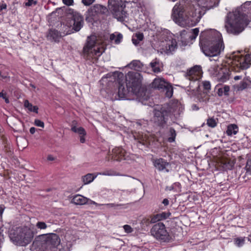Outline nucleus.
Here are the masks:
<instances>
[{"label": "nucleus", "instance_id": "nucleus-62", "mask_svg": "<svg viewBox=\"0 0 251 251\" xmlns=\"http://www.w3.org/2000/svg\"><path fill=\"white\" fill-rule=\"evenodd\" d=\"M47 159L49 161H53L54 158L51 155H49L47 157Z\"/></svg>", "mask_w": 251, "mask_h": 251}, {"label": "nucleus", "instance_id": "nucleus-12", "mask_svg": "<svg viewBox=\"0 0 251 251\" xmlns=\"http://www.w3.org/2000/svg\"><path fill=\"white\" fill-rule=\"evenodd\" d=\"M62 37L61 33L55 28L49 29L47 34V39L52 42L59 43Z\"/></svg>", "mask_w": 251, "mask_h": 251}, {"label": "nucleus", "instance_id": "nucleus-33", "mask_svg": "<svg viewBox=\"0 0 251 251\" xmlns=\"http://www.w3.org/2000/svg\"><path fill=\"white\" fill-rule=\"evenodd\" d=\"M163 91H165V96L169 98H170L172 97L173 94V87L171 83H168L167 84L166 87Z\"/></svg>", "mask_w": 251, "mask_h": 251}, {"label": "nucleus", "instance_id": "nucleus-50", "mask_svg": "<svg viewBox=\"0 0 251 251\" xmlns=\"http://www.w3.org/2000/svg\"><path fill=\"white\" fill-rule=\"evenodd\" d=\"M96 0H82V3L85 6H90Z\"/></svg>", "mask_w": 251, "mask_h": 251}, {"label": "nucleus", "instance_id": "nucleus-51", "mask_svg": "<svg viewBox=\"0 0 251 251\" xmlns=\"http://www.w3.org/2000/svg\"><path fill=\"white\" fill-rule=\"evenodd\" d=\"M134 36L136 37L138 41H142L144 38L143 33L141 32L135 33Z\"/></svg>", "mask_w": 251, "mask_h": 251}, {"label": "nucleus", "instance_id": "nucleus-25", "mask_svg": "<svg viewBox=\"0 0 251 251\" xmlns=\"http://www.w3.org/2000/svg\"><path fill=\"white\" fill-rule=\"evenodd\" d=\"M128 66L131 69L140 71L143 67V64L139 60H134L131 62Z\"/></svg>", "mask_w": 251, "mask_h": 251}, {"label": "nucleus", "instance_id": "nucleus-11", "mask_svg": "<svg viewBox=\"0 0 251 251\" xmlns=\"http://www.w3.org/2000/svg\"><path fill=\"white\" fill-rule=\"evenodd\" d=\"M126 151L121 147H117L112 150L111 154L112 159L117 161H121L123 160H126Z\"/></svg>", "mask_w": 251, "mask_h": 251}, {"label": "nucleus", "instance_id": "nucleus-23", "mask_svg": "<svg viewBox=\"0 0 251 251\" xmlns=\"http://www.w3.org/2000/svg\"><path fill=\"white\" fill-rule=\"evenodd\" d=\"M233 87L237 91H242L247 88H251V81L247 83V81L242 80L239 84L234 85Z\"/></svg>", "mask_w": 251, "mask_h": 251}, {"label": "nucleus", "instance_id": "nucleus-29", "mask_svg": "<svg viewBox=\"0 0 251 251\" xmlns=\"http://www.w3.org/2000/svg\"><path fill=\"white\" fill-rule=\"evenodd\" d=\"M176 132L175 129L171 127L169 128V132L168 133L167 141L169 143H172L175 141L176 137Z\"/></svg>", "mask_w": 251, "mask_h": 251}, {"label": "nucleus", "instance_id": "nucleus-44", "mask_svg": "<svg viewBox=\"0 0 251 251\" xmlns=\"http://www.w3.org/2000/svg\"><path fill=\"white\" fill-rule=\"evenodd\" d=\"M203 89L208 92L211 89V84L209 81H204L202 82Z\"/></svg>", "mask_w": 251, "mask_h": 251}, {"label": "nucleus", "instance_id": "nucleus-10", "mask_svg": "<svg viewBox=\"0 0 251 251\" xmlns=\"http://www.w3.org/2000/svg\"><path fill=\"white\" fill-rule=\"evenodd\" d=\"M151 234L157 240L163 242H169L172 238L161 222L155 224L151 229Z\"/></svg>", "mask_w": 251, "mask_h": 251}, {"label": "nucleus", "instance_id": "nucleus-59", "mask_svg": "<svg viewBox=\"0 0 251 251\" xmlns=\"http://www.w3.org/2000/svg\"><path fill=\"white\" fill-rule=\"evenodd\" d=\"M162 203L164 204L165 206H167L169 204V201L167 199H164L162 201Z\"/></svg>", "mask_w": 251, "mask_h": 251}, {"label": "nucleus", "instance_id": "nucleus-39", "mask_svg": "<svg viewBox=\"0 0 251 251\" xmlns=\"http://www.w3.org/2000/svg\"><path fill=\"white\" fill-rule=\"evenodd\" d=\"M141 224L143 225V226H148L150 225V224H154L153 222H152V216L151 215L149 217V218H147V217H145V218H144L141 221Z\"/></svg>", "mask_w": 251, "mask_h": 251}, {"label": "nucleus", "instance_id": "nucleus-63", "mask_svg": "<svg viewBox=\"0 0 251 251\" xmlns=\"http://www.w3.org/2000/svg\"><path fill=\"white\" fill-rule=\"evenodd\" d=\"M243 81H247V83H249V81H251L249 77H245L243 78Z\"/></svg>", "mask_w": 251, "mask_h": 251}, {"label": "nucleus", "instance_id": "nucleus-8", "mask_svg": "<svg viewBox=\"0 0 251 251\" xmlns=\"http://www.w3.org/2000/svg\"><path fill=\"white\" fill-rule=\"evenodd\" d=\"M60 242L59 236L55 233L39 235L33 242L39 251H50L55 248Z\"/></svg>", "mask_w": 251, "mask_h": 251}, {"label": "nucleus", "instance_id": "nucleus-40", "mask_svg": "<svg viewBox=\"0 0 251 251\" xmlns=\"http://www.w3.org/2000/svg\"><path fill=\"white\" fill-rule=\"evenodd\" d=\"M70 28L71 27H69L67 26V25H66V24H65V25H64V26L63 27V28H62V33L63 34V35H62V36H63V37L66 35L70 34L74 32V31H72L73 30H72V29H71Z\"/></svg>", "mask_w": 251, "mask_h": 251}, {"label": "nucleus", "instance_id": "nucleus-38", "mask_svg": "<svg viewBox=\"0 0 251 251\" xmlns=\"http://www.w3.org/2000/svg\"><path fill=\"white\" fill-rule=\"evenodd\" d=\"M227 68L230 69V73L231 72H239L241 70H242V69L240 68V65L239 63L237 64L233 63L230 67Z\"/></svg>", "mask_w": 251, "mask_h": 251}, {"label": "nucleus", "instance_id": "nucleus-60", "mask_svg": "<svg viewBox=\"0 0 251 251\" xmlns=\"http://www.w3.org/2000/svg\"><path fill=\"white\" fill-rule=\"evenodd\" d=\"M36 130V129L34 127H31L29 129V132L31 134H33L35 132Z\"/></svg>", "mask_w": 251, "mask_h": 251}, {"label": "nucleus", "instance_id": "nucleus-3", "mask_svg": "<svg viewBox=\"0 0 251 251\" xmlns=\"http://www.w3.org/2000/svg\"><path fill=\"white\" fill-rule=\"evenodd\" d=\"M251 19V1H246L233 12H229L225 25L228 33L238 35L242 32Z\"/></svg>", "mask_w": 251, "mask_h": 251}, {"label": "nucleus", "instance_id": "nucleus-5", "mask_svg": "<svg viewBox=\"0 0 251 251\" xmlns=\"http://www.w3.org/2000/svg\"><path fill=\"white\" fill-rule=\"evenodd\" d=\"M125 0H108L107 8L105 6L100 4H95L91 7L99 16L106 15L110 12L113 17L118 21L124 23L126 19L128 17V14L126 10V3Z\"/></svg>", "mask_w": 251, "mask_h": 251}, {"label": "nucleus", "instance_id": "nucleus-61", "mask_svg": "<svg viewBox=\"0 0 251 251\" xmlns=\"http://www.w3.org/2000/svg\"><path fill=\"white\" fill-rule=\"evenodd\" d=\"M132 41L133 43L135 45H137L139 44V41H138V40L137 39L134 38V37L132 38Z\"/></svg>", "mask_w": 251, "mask_h": 251}, {"label": "nucleus", "instance_id": "nucleus-13", "mask_svg": "<svg viewBox=\"0 0 251 251\" xmlns=\"http://www.w3.org/2000/svg\"><path fill=\"white\" fill-rule=\"evenodd\" d=\"M218 166L223 171L230 170L234 166L235 161L228 158H222L217 162Z\"/></svg>", "mask_w": 251, "mask_h": 251}, {"label": "nucleus", "instance_id": "nucleus-31", "mask_svg": "<svg viewBox=\"0 0 251 251\" xmlns=\"http://www.w3.org/2000/svg\"><path fill=\"white\" fill-rule=\"evenodd\" d=\"M177 47V42L176 40L172 39L169 41V43L167 44L166 49L167 50L170 52H172L175 50Z\"/></svg>", "mask_w": 251, "mask_h": 251}, {"label": "nucleus", "instance_id": "nucleus-32", "mask_svg": "<svg viewBox=\"0 0 251 251\" xmlns=\"http://www.w3.org/2000/svg\"><path fill=\"white\" fill-rule=\"evenodd\" d=\"M245 237H236L233 239V242L236 246L241 247L245 244Z\"/></svg>", "mask_w": 251, "mask_h": 251}, {"label": "nucleus", "instance_id": "nucleus-21", "mask_svg": "<svg viewBox=\"0 0 251 251\" xmlns=\"http://www.w3.org/2000/svg\"><path fill=\"white\" fill-rule=\"evenodd\" d=\"M72 131L77 133L80 135V142L84 143L85 142V136L86 135V132L85 129L82 127H77L76 126H73L71 128Z\"/></svg>", "mask_w": 251, "mask_h": 251}, {"label": "nucleus", "instance_id": "nucleus-48", "mask_svg": "<svg viewBox=\"0 0 251 251\" xmlns=\"http://www.w3.org/2000/svg\"><path fill=\"white\" fill-rule=\"evenodd\" d=\"M125 231L127 233H131L133 231V229L130 226L126 225L123 226Z\"/></svg>", "mask_w": 251, "mask_h": 251}, {"label": "nucleus", "instance_id": "nucleus-4", "mask_svg": "<svg viewBox=\"0 0 251 251\" xmlns=\"http://www.w3.org/2000/svg\"><path fill=\"white\" fill-rule=\"evenodd\" d=\"M200 46L203 53L210 57L218 55L224 48L221 35L219 32L213 30L201 33Z\"/></svg>", "mask_w": 251, "mask_h": 251}, {"label": "nucleus", "instance_id": "nucleus-6", "mask_svg": "<svg viewBox=\"0 0 251 251\" xmlns=\"http://www.w3.org/2000/svg\"><path fill=\"white\" fill-rule=\"evenodd\" d=\"M173 20L181 26H185L191 22H198L201 17L197 16L193 4L188 3L183 6L177 3L173 7L171 15Z\"/></svg>", "mask_w": 251, "mask_h": 251}, {"label": "nucleus", "instance_id": "nucleus-35", "mask_svg": "<svg viewBox=\"0 0 251 251\" xmlns=\"http://www.w3.org/2000/svg\"><path fill=\"white\" fill-rule=\"evenodd\" d=\"M247 158V161L245 166L246 174L251 176V155H248Z\"/></svg>", "mask_w": 251, "mask_h": 251}, {"label": "nucleus", "instance_id": "nucleus-49", "mask_svg": "<svg viewBox=\"0 0 251 251\" xmlns=\"http://www.w3.org/2000/svg\"><path fill=\"white\" fill-rule=\"evenodd\" d=\"M242 58L243 60L246 61L248 63H249L250 65L251 64V54H247L244 57L242 56Z\"/></svg>", "mask_w": 251, "mask_h": 251}, {"label": "nucleus", "instance_id": "nucleus-36", "mask_svg": "<svg viewBox=\"0 0 251 251\" xmlns=\"http://www.w3.org/2000/svg\"><path fill=\"white\" fill-rule=\"evenodd\" d=\"M218 119L217 118L214 119V117H209L207 119V126L210 127H215L218 123Z\"/></svg>", "mask_w": 251, "mask_h": 251}, {"label": "nucleus", "instance_id": "nucleus-7", "mask_svg": "<svg viewBox=\"0 0 251 251\" xmlns=\"http://www.w3.org/2000/svg\"><path fill=\"white\" fill-rule=\"evenodd\" d=\"M36 229L27 226H19L11 229L9 236L12 242L17 246H26L32 242Z\"/></svg>", "mask_w": 251, "mask_h": 251}, {"label": "nucleus", "instance_id": "nucleus-27", "mask_svg": "<svg viewBox=\"0 0 251 251\" xmlns=\"http://www.w3.org/2000/svg\"><path fill=\"white\" fill-rule=\"evenodd\" d=\"M238 131V127L235 124H230L227 126L226 133L227 135L231 136L236 134Z\"/></svg>", "mask_w": 251, "mask_h": 251}, {"label": "nucleus", "instance_id": "nucleus-53", "mask_svg": "<svg viewBox=\"0 0 251 251\" xmlns=\"http://www.w3.org/2000/svg\"><path fill=\"white\" fill-rule=\"evenodd\" d=\"M25 6H31L33 4L36 5L37 4V1L34 0H27V1L25 2Z\"/></svg>", "mask_w": 251, "mask_h": 251}, {"label": "nucleus", "instance_id": "nucleus-47", "mask_svg": "<svg viewBox=\"0 0 251 251\" xmlns=\"http://www.w3.org/2000/svg\"><path fill=\"white\" fill-rule=\"evenodd\" d=\"M223 90V93L225 96L227 97L229 95V92L230 91V87L228 85H225L224 87L222 88Z\"/></svg>", "mask_w": 251, "mask_h": 251}, {"label": "nucleus", "instance_id": "nucleus-54", "mask_svg": "<svg viewBox=\"0 0 251 251\" xmlns=\"http://www.w3.org/2000/svg\"><path fill=\"white\" fill-rule=\"evenodd\" d=\"M62 10L61 9V8H58L57 9H56V10L53 12H52L50 15V16H59V14L58 15H56V14L57 13L58 14L60 12H62Z\"/></svg>", "mask_w": 251, "mask_h": 251}, {"label": "nucleus", "instance_id": "nucleus-19", "mask_svg": "<svg viewBox=\"0 0 251 251\" xmlns=\"http://www.w3.org/2000/svg\"><path fill=\"white\" fill-rule=\"evenodd\" d=\"M168 83L164 79L155 78L152 82V86L155 89L163 90Z\"/></svg>", "mask_w": 251, "mask_h": 251}, {"label": "nucleus", "instance_id": "nucleus-55", "mask_svg": "<svg viewBox=\"0 0 251 251\" xmlns=\"http://www.w3.org/2000/svg\"><path fill=\"white\" fill-rule=\"evenodd\" d=\"M5 208V207L3 204L0 205V222L2 221V216Z\"/></svg>", "mask_w": 251, "mask_h": 251}, {"label": "nucleus", "instance_id": "nucleus-24", "mask_svg": "<svg viewBox=\"0 0 251 251\" xmlns=\"http://www.w3.org/2000/svg\"><path fill=\"white\" fill-rule=\"evenodd\" d=\"M150 66L154 73H158L161 71L160 61L157 58L154 59L150 63Z\"/></svg>", "mask_w": 251, "mask_h": 251}, {"label": "nucleus", "instance_id": "nucleus-42", "mask_svg": "<svg viewBox=\"0 0 251 251\" xmlns=\"http://www.w3.org/2000/svg\"><path fill=\"white\" fill-rule=\"evenodd\" d=\"M186 31L185 30H183L181 32V34H180V42L181 43V45L182 46H186L188 43V41L183 39V35H185V33H186Z\"/></svg>", "mask_w": 251, "mask_h": 251}, {"label": "nucleus", "instance_id": "nucleus-16", "mask_svg": "<svg viewBox=\"0 0 251 251\" xmlns=\"http://www.w3.org/2000/svg\"><path fill=\"white\" fill-rule=\"evenodd\" d=\"M96 40L88 37L87 42L83 48V53L84 56H91L93 53L92 50L95 47Z\"/></svg>", "mask_w": 251, "mask_h": 251}, {"label": "nucleus", "instance_id": "nucleus-22", "mask_svg": "<svg viewBox=\"0 0 251 251\" xmlns=\"http://www.w3.org/2000/svg\"><path fill=\"white\" fill-rule=\"evenodd\" d=\"M88 199L80 195H76L73 197L71 200V202L75 205H83L86 204Z\"/></svg>", "mask_w": 251, "mask_h": 251}, {"label": "nucleus", "instance_id": "nucleus-34", "mask_svg": "<svg viewBox=\"0 0 251 251\" xmlns=\"http://www.w3.org/2000/svg\"><path fill=\"white\" fill-rule=\"evenodd\" d=\"M123 39V35L121 33H119L116 38L115 34L112 33L110 35V41L114 40V42L116 44H119L121 43Z\"/></svg>", "mask_w": 251, "mask_h": 251}, {"label": "nucleus", "instance_id": "nucleus-57", "mask_svg": "<svg viewBox=\"0 0 251 251\" xmlns=\"http://www.w3.org/2000/svg\"><path fill=\"white\" fill-rule=\"evenodd\" d=\"M108 207H118L122 206V205L121 204H115V203H107L105 204Z\"/></svg>", "mask_w": 251, "mask_h": 251}, {"label": "nucleus", "instance_id": "nucleus-52", "mask_svg": "<svg viewBox=\"0 0 251 251\" xmlns=\"http://www.w3.org/2000/svg\"><path fill=\"white\" fill-rule=\"evenodd\" d=\"M0 98H2L4 99L6 103H9V99L6 97V94L5 93H3L2 92H0Z\"/></svg>", "mask_w": 251, "mask_h": 251}, {"label": "nucleus", "instance_id": "nucleus-43", "mask_svg": "<svg viewBox=\"0 0 251 251\" xmlns=\"http://www.w3.org/2000/svg\"><path fill=\"white\" fill-rule=\"evenodd\" d=\"M100 174L104 176H115L118 175L116 174V172L115 171L112 170L104 171L100 173Z\"/></svg>", "mask_w": 251, "mask_h": 251}, {"label": "nucleus", "instance_id": "nucleus-28", "mask_svg": "<svg viewBox=\"0 0 251 251\" xmlns=\"http://www.w3.org/2000/svg\"><path fill=\"white\" fill-rule=\"evenodd\" d=\"M24 106L30 112H33L36 114H37L38 112V107L36 105L33 106L32 103H30L27 100H26L24 101Z\"/></svg>", "mask_w": 251, "mask_h": 251}, {"label": "nucleus", "instance_id": "nucleus-64", "mask_svg": "<svg viewBox=\"0 0 251 251\" xmlns=\"http://www.w3.org/2000/svg\"><path fill=\"white\" fill-rule=\"evenodd\" d=\"M247 239H248V241H249L251 243V231L250 234L248 235V236L247 237Z\"/></svg>", "mask_w": 251, "mask_h": 251}, {"label": "nucleus", "instance_id": "nucleus-9", "mask_svg": "<svg viewBox=\"0 0 251 251\" xmlns=\"http://www.w3.org/2000/svg\"><path fill=\"white\" fill-rule=\"evenodd\" d=\"M66 16V25L69 27H72L74 32L79 31L84 25L83 16L79 13L70 8H67L65 12Z\"/></svg>", "mask_w": 251, "mask_h": 251}, {"label": "nucleus", "instance_id": "nucleus-17", "mask_svg": "<svg viewBox=\"0 0 251 251\" xmlns=\"http://www.w3.org/2000/svg\"><path fill=\"white\" fill-rule=\"evenodd\" d=\"M154 166L159 171H162L166 170L167 172H169V170L167 169L166 166L170 165V163L162 158H157L153 160Z\"/></svg>", "mask_w": 251, "mask_h": 251}, {"label": "nucleus", "instance_id": "nucleus-46", "mask_svg": "<svg viewBox=\"0 0 251 251\" xmlns=\"http://www.w3.org/2000/svg\"><path fill=\"white\" fill-rule=\"evenodd\" d=\"M36 226L41 229H46L47 227V225L45 222H38L36 224Z\"/></svg>", "mask_w": 251, "mask_h": 251}, {"label": "nucleus", "instance_id": "nucleus-1", "mask_svg": "<svg viewBox=\"0 0 251 251\" xmlns=\"http://www.w3.org/2000/svg\"><path fill=\"white\" fill-rule=\"evenodd\" d=\"M114 81L112 82L114 86L118 89V99H129L131 95H134L142 101L147 100V89L142 87V76L141 74L135 71L129 72L126 76V89L125 88V76L122 72H115L113 73Z\"/></svg>", "mask_w": 251, "mask_h": 251}, {"label": "nucleus", "instance_id": "nucleus-41", "mask_svg": "<svg viewBox=\"0 0 251 251\" xmlns=\"http://www.w3.org/2000/svg\"><path fill=\"white\" fill-rule=\"evenodd\" d=\"M199 32V30L198 28H195L192 29V34L191 35H188V38L191 40L195 39L197 36L198 35Z\"/></svg>", "mask_w": 251, "mask_h": 251}, {"label": "nucleus", "instance_id": "nucleus-56", "mask_svg": "<svg viewBox=\"0 0 251 251\" xmlns=\"http://www.w3.org/2000/svg\"><path fill=\"white\" fill-rule=\"evenodd\" d=\"M63 3L68 6H70L73 4L74 3L73 0H63Z\"/></svg>", "mask_w": 251, "mask_h": 251}, {"label": "nucleus", "instance_id": "nucleus-2", "mask_svg": "<svg viewBox=\"0 0 251 251\" xmlns=\"http://www.w3.org/2000/svg\"><path fill=\"white\" fill-rule=\"evenodd\" d=\"M182 109L181 104L177 100H172L154 108L152 117L154 126L160 129H164L168 126L169 119L172 123H176Z\"/></svg>", "mask_w": 251, "mask_h": 251}, {"label": "nucleus", "instance_id": "nucleus-45", "mask_svg": "<svg viewBox=\"0 0 251 251\" xmlns=\"http://www.w3.org/2000/svg\"><path fill=\"white\" fill-rule=\"evenodd\" d=\"M34 124L37 126L42 128H44L45 126L44 123L43 121L37 119L34 120Z\"/></svg>", "mask_w": 251, "mask_h": 251}, {"label": "nucleus", "instance_id": "nucleus-20", "mask_svg": "<svg viewBox=\"0 0 251 251\" xmlns=\"http://www.w3.org/2000/svg\"><path fill=\"white\" fill-rule=\"evenodd\" d=\"M151 215L152 216V222L155 223L157 222L167 219L171 215V213L169 211L162 212L160 213Z\"/></svg>", "mask_w": 251, "mask_h": 251}, {"label": "nucleus", "instance_id": "nucleus-30", "mask_svg": "<svg viewBox=\"0 0 251 251\" xmlns=\"http://www.w3.org/2000/svg\"><path fill=\"white\" fill-rule=\"evenodd\" d=\"M97 177L93 174H87L82 177V181L84 184H87L92 182Z\"/></svg>", "mask_w": 251, "mask_h": 251}, {"label": "nucleus", "instance_id": "nucleus-37", "mask_svg": "<svg viewBox=\"0 0 251 251\" xmlns=\"http://www.w3.org/2000/svg\"><path fill=\"white\" fill-rule=\"evenodd\" d=\"M92 51L93 53H91V56H86L88 59H89L90 57H95L96 56L99 57L102 54V52L100 51V48H97V49L94 48Z\"/></svg>", "mask_w": 251, "mask_h": 251}, {"label": "nucleus", "instance_id": "nucleus-15", "mask_svg": "<svg viewBox=\"0 0 251 251\" xmlns=\"http://www.w3.org/2000/svg\"><path fill=\"white\" fill-rule=\"evenodd\" d=\"M230 75V69L227 67H223L220 68L216 76L219 82L223 83L229 79Z\"/></svg>", "mask_w": 251, "mask_h": 251}, {"label": "nucleus", "instance_id": "nucleus-14", "mask_svg": "<svg viewBox=\"0 0 251 251\" xmlns=\"http://www.w3.org/2000/svg\"><path fill=\"white\" fill-rule=\"evenodd\" d=\"M85 20L87 23L93 25L94 23H97L100 21V17L97 13H95V11L90 7L86 12Z\"/></svg>", "mask_w": 251, "mask_h": 251}, {"label": "nucleus", "instance_id": "nucleus-18", "mask_svg": "<svg viewBox=\"0 0 251 251\" xmlns=\"http://www.w3.org/2000/svg\"><path fill=\"white\" fill-rule=\"evenodd\" d=\"M235 52H233L230 58H232L233 60L237 61L240 65V68H241L242 70L249 68L250 66L249 63H248L246 61L243 60L242 55H235Z\"/></svg>", "mask_w": 251, "mask_h": 251}, {"label": "nucleus", "instance_id": "nucleus-26", "mask_svg": "<svg viewBox=\"0 0 251 251\" xmlns=\"http://www.w3.org/2000/svg\"><path fill=\"white\" fill-rule=\"evenodd\" d=\"M201 71V67L200 66L196 65L193 67L187 70L186 75L188 76H191L193 75H198L200 72Z\"/></svg>", "mask_w": 251, "mask_h": 251}, {"label": "nucleus", "instance_id": "nucleus-58", "mask_svg": "<svg viewBox=\"0 0 251 251\" xmlns=\"http://www.w3.org/2000/svg\"><path fill=\"white\" fill-rule=\"evenodd\" d=\"M217 94L219 97H222L224 93L222 88H220L218 89L217 91Z\"/></svg>", "mask_w": 251, "mask_h": 251}]
</instances>
